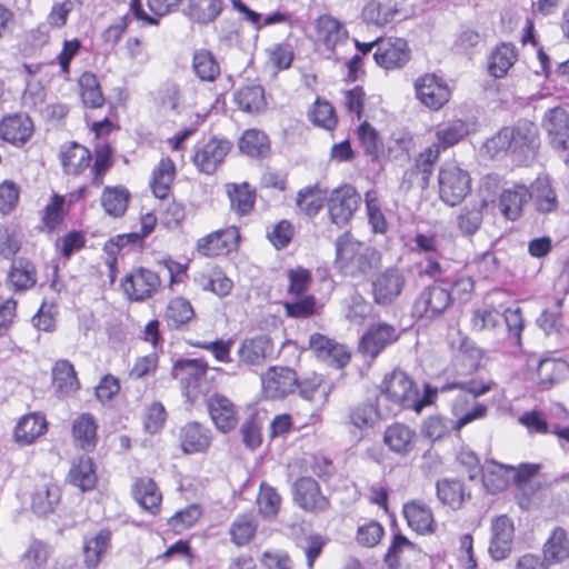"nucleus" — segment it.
Instances as JSON below:
<instances>
[{
    "instance_id": "obj_1",
    "label": "nucleus",
    "mask_w": 569,
    "mask_h": 569,
    "mask_svg": "<svg viewBox=\"0 0 569 569\" xmlns=\"http://www.w3.org/2000/svg\"><path fill=\"white\" fill-rule=\"evenodd\" d=\"M436 393V390L432 391L429 386H426V393L420 398L413 380L405 371L393 370L383 379L377 402L378 406L387 402L386 415L396 416L403 409H412L419 413L423 407L431 403Z\"/></svg>"
},
{
    "instance_id": "obj_2",
    "label": "nucleus",
    "mask_w": 569,
    "mask_h": 569,
    "mask_svg": "<svg viewBox=\"0 0 569 569\" xmlns=\"http://www.w3.org/2000/svg\"><path fill=\"white\" fill-rule=\"evenodd\" d=\"M381 263L380 252L349 233L340 236L336 241V268L345 276L362 278L377 269Z\"/></svg>"
},
{
    "instance_id": "obj_3",
    "label": "nucleus",
    "mask_w": 569,
    "mask_h": 569,
    "mask_svg": "<svg viewBox=\"0 0 569 569\" xmlns=\"http://www.w3.org/2000/svg\"><path fill=\"white\" fill-rule=\"evenodd\" d=\"M439 198L447 206L460 204L471 191L469 172L455 163H445L438 173Z\"/></svg>"
},
{
    "instance_id": "obj_4",
    "label": "nucleus",
    "mask_w": 569,
    "mask_h": 569,
    "mask_svg": "<svg viewBox=\"0 0 569 569\" xmlns=\"http://www.w3.org/2000/svg\"><path fill=\"white\" fill-rule=\"evenodd\" d=\"M231 149L232 142L228 139L211 137L196 147L192 162L200 172L212 174L224 162Z\"/></svg>"
},
{
    "instance_id": "obj_5",
    "label": "nucleus",
    "mask_w": 569,
    "mask_h": 569,
    "mask_svg": "<svg viewBox=\"0 0 569 569\" xmlns=\"http://www.w3.org/2000/svg\"><path fill=\"white\" fill-rule=\"evenodd\" d=\"M406 284L403 271L397 267H389L377 273L371 280L373 301L380 306L391 305L400 297Z\"/></svg>"
},
{
    "instance_id": "obj_6",
    "label": "nucleus",
    "mask_w": 569,
    "mask_h": 569,
    "mask_svg": "<svg viewBox=\"0 0 569 569\" xmlns=\"http://www.w3.org/2000/svg\"><path fill=\"white\" fill-rule=\"evenodd\" d=\"M360 202V194L350 184L332 190L328 199L331 222L338 227L346 226L358 210Z\"/></svg>"
},
{
    "instance_id": "obj_7",
    "label": "nucleus",
    "mask_w": 569,
    "mask_h": 569,
    "mask_svg": "<svg viewBox=\"0 0 569 569\" xmlns=\"http://www.w3.org/2000/svg\"><path fill=\"white\" fill-rule=\"evenodd\" d=\"M262 391L266 398L283 399L298 387V376L288 367H270L261 376Z\"/></svg>"
},
{
    "instance_id": "obj_8",
    "label": "nucleus",
    "mask_w": 569,
    "mask_h": 569,
    "mask_svg": "<svg viewBox=\"0 0 569 569\" xmlns=\"http://www.w3.org/2000/svg\"><path fill=\"white\" fill-rule=\"evenodd\" d=\"M512 140H510V156L518 163H522L535 157L538 148V130L533 122L520 120L513 127Z\"/></svg>"
},
{
    "instance_id": "obj_9",
    "label": "nucleus",
    "mask_w": 569,
    "mask_h": 569,
    "mask_svg": "<svg viewBox=\"0 0 569 569\" xmlns=\"http://www.w3.org/2000/svg\"><path fill=\"white\" fill-rule=\"evenodd\" d=\"M293 499L305 511L312 513L326 512L330 502L321 493L318 482L310 477H301L293 485Z\"/></svg>"
},
{
    "instance_id": "obj_10",
    "label": "nucleus",
    "mask_w": 569,
    "mask_h": 569,
    "mask_svg": "<svg viewBox=\"0 0 569 569\" xmlns=\"http://www.w3.org/2000/svg\"><path fill=\"white\" fill-rule=\"evenodd\" d=\"M400 337L397 328L386 322L369 327L359 343V351L375 359L387 346L396 342Z\"/></svg>"
},
{
    "instance_id": "obj_11",
    "label": "nucleus",
    "mask_w": 569,
    "mask_h": 569,
    "mask_svg": "<svg viewBox=\"0 0 569 569\" xmlns=\"http://www.w3.org/2000/svg\"><path fill=\"white\" fill-rule=\"evenodd\" d=\"M159 287V276L146 268H139L129 273L122 282L126 295L133 301H143L150 298Z\"/></svg>"
},
{
    "instance_id": "obj_12",
    "label": "nucleus",
    "mask_w": 569,
    "mask_h": 569,
    "mask_svg": "<svg viewBox=\"0 0 569 569\" xmlns=\"http://www.w3.org/2000/svg\"><path fill=\"white\" fill-rule=\"evenodd\" d=\"M451 303V293L441 287L426 288L417 298L413 311L426 319H435L440 316Z\"/></svg>"
},
{
    "instance_id": "obj_13",
    "label": "nucleus",
    "mask_w": 569,
    "mask_h": 569,
    "mask_svg": "<svg viewBox=\"0 0 569 569\" xmlns=\"http://www.w3.org/2000/svg\"><path fill=\"white\" fill-rule=\"evenodd\" d=\"M309 349L318 359L337 368H342L350 361V353L343 345L318 332L309 337Z\"/></svg>"
},
{
    "instance_id": "obj_14",
    "label": "nucleus",
    "mask_w": 569,
    "mask_h": 569,
    "mask_svg": "<svg viewBox=\"0 0 569 569\" xmlns=\"http://www.w3.org/2000/svg\"><path fill=\"white\" fill-rule=\"evenodd\" d=\"M418 99L428 108L439 110L450 98L448 86L436 74H425L416 83Z\"/></svg>"
},
{
    "instance_id": "obj_15",
    "label": "nucleus",
    "mask_w": 569,
    "mask_h": 569,
    "mask_svg": "<svg viewBox=\"0 0 569 569\" xmlns=\"http://www.w3.org/2000/svg\"><path fill=\"white\" fill-rule=\"evenodd\" d=\"M239 232L237 228L213 231L197 242V250L206 257H216L229 252L237 247Z\"/></svg>"
},
{
    "instance_id": "obj_16",
    "label": "nucleus",
    "mask_w": 569,
    "mask_h": 569,
    "mask_svg": "<svg viewBox=\"0 0 569 569\" xmlns=\"http://www.w3.org/2000/svg\"><path fill=\"white\" fill-rule=\"evenodd\" d=\"M33 133V122L28 114L16 113L0 122V138L13 146L24 144Z\"/></svg>"
},
{
    "instance_id": "obj_17",
    "label": "nucleus",
    "mask_w": 569,
    "mask_h": 569,
    "mask_svg": "<svg viewBox=\"0 0 569 569\" xmlns=\"http://www.w3.org/2000/svg\"><path fill=\"white\" fill-rule=\"evenodd\" d=\"M373 58L385 69L400 68L409 60L407 42L401 38L380 40Z\"/></svg>"
},
{
    "instance_id": "obj_18",
    "label": "nucleus",
    "mask_w": 569,
    "mask_h": 569,
    "mask_svg": "<svg viewBox=\"0 0 569 569\" xmlns=\"http://www.w3.org/2000/svg\"><path fill=\"white\" fill-rule=\"evenodd\" d=\"M207 407L218 430L228 432L237 426L238 416L236 407L226 396L212 395L207 401Z\"/></svg>"
},
{
    "instance_id": "obj_19",
    "label": "nucleus",
    "mask_w": 569,
    "mask_h": 569,
    "mask_svg": "<svg viewBox=\"0 0 569 569\" xmlns=\"http://www.w3.org/2000/svg\"><path fill=\"white\" fill-rule=\"evenodd\" d=\"M271 352L272 342L268 336L247 338L238 348L239 362L250 367L262 366Z\"/></svg>"
},
{
    "instance_id": "obj_20",
    "label": "nucleus",
    "mask_w": 569,
    "mask_h": 569,
    "mask_svg": "<svg viewBox=\"0 0 569 569\" xmlns=\"http://www.w3.org/2000/svg\"><path fill=\"white\" fill-rule=\"evenodd\" d=\"M491 530L489 553L495 560H502L511 551L513 525L507 516H500L492 522Z\"/></svg>"
},
{
    "instance_id": "obj_21",
    "label": "nucleus",
    "mask_w": 569,
    "mask_h": 569,
    "mask_svg": "<svg viewBox=\"0 0 569 569\" xmlns=\"http://www.w3.org/2000/svg\"><path fill=\"white\" fill-rule=\"evenodd\" d=\"M542 126L555 149L567 148L566 143L569 139V117L565 109L556 107L548 110L545 114Z\"/></svg>"
},
{
    "instance_id": "obj_22",
    "label": "nucleus",
    "mask_w": 569,
    "mask_h": 569,
    "mask_svg": "<svg viewBox=\"0 0 569 569\" xmlns=\"http://www.w3.org/2000/svg\"><path fill=\"white\" fill-rule=\"evenodd\" d=\"M316 31L318 41L330 51H333L337 46L345 43L349 37L345 26L329 14H323L316 20Z\"/></svg>"
},
{
    "instance_id": "obj_23",
    "label": "nucleus",
    "mask_w": 569,
    "mask_h": 569,
    "mask_svg": "<svg viewBox=\"0 0 569 569\" xmlns=\"http://www.w3.org/2000/svg\"><path fill=\"white\" fill-rule=\"evenodd\" d=\"M179 439L183 452H204L211 445V431L199 422L192 421L181 428Z\"/></svg>"
},
{
    "instance_id": "obj_24",
    "label": "nucleus",
    "mask_w": 569,
    "mask_h": 569,
    "mask_svg": "<svg viewBox=\"0 0 569 569\" xmlns=\"http://www.w3.org/2000/svg\"><path fill=\"white\" fill-rule=\"evenodd\" d=\"M416 437V431L409 426L395 422L386 428L383 442L392 452L406 456L415 448Z\"/></svg>"
},
{
    "instance_id": "obj_25",
    "label": "nucleus",
    "mask_w": 569,
    "mask_h": 569,
    "mask_svg": "<svg viewBox=\"0 0 569 569\" xmlns=\"http://www.w3.org/2000/svg\"><path fill=\"white\" fill-rule=\"evenodd\" d=\"M440 157V147L430 146L422 150L415 162V167L407 170L405 176L410 180H416L421 189H426L429 186L430 177L433 172V168Z\"/></svg>"
},
{
    "instance_id": "obj_26",
    "label": "nucleus",
    "mask_w": 569,
    "mask_h": 569,
    "mask_svg": "<svg viewBox=\"0 0 569 569\" xmlns=\"http://www.w3.org/2000/svg\"><path fill=\"white\" fill-rule=\"evenodd\" d=\"M486 207V199H476L460 209L457 216V227L463 236L471 237L480 229Z\"/></svg>"
},
{
    "instance_id": "obj_27",
    "label": "nucleus",
    "mask_w": 569,
    "mask_h": 569,
    "mask_svg": "<svg viewBox=\"0 0 569 569\" xmlns=\"http://www.w3.org/2000/svg\"><path fill=\"white\" fill-rule=\"evenodd\" d=\"M97 422L91 413L78 416L72 423V439L77 447L90 451L97 446Z\"/></svg>"
},
{
    "instance_id": "obj_28",
    "label": "nucleus",
    "mask_w": 569,
    "mask_h": 569,
    "mask_svg": "<svg viewBox=\"0 0 569 569\" xmlns=\"http://www.w3.org/2000/svg\"><path fill=\"white\" fill-rule=\"evenodd\" d=\"M182 12L192 22L208 24L213 22L222 11L221 0H186Z\"/></svg>"
},
{
    "instance_id": "obj_29",
    "label": "nucleus",
    "mask_w": 569,
    "mask_h": 569,
    "mask_svg": "<svg viewBox=\"0 0 569 569\" xmlns=\"http://www.w3.org/2000/svg\"><path fill=\"white\" fill-rule=\"evenodd\" d=\"M439 500L453 510L460 509L470 499V491L458 479H442L436 485Z\"/></svg>"
},
{
    "instance_id": "obj_30",
    "label": "nucleus",
    "mask_w": 569,
    "mask_h": 569,
    "mask_svg": "<svg viewBox=\"0 0 569 569\" xmlns=\"http://www.w3.org/2000/svg\"><path fill=\"white\" fill-rule=\"evenodd\" d=\"M48 423L42 415L32 412L23 416L17 423L14 438L21 445H30L47 431Z\"/></svg>"
},
{
    "instance_id": "obj_31",
    "label": "nucleus",
    "mask_w": 569,
    "mask_h": 569,
    "mask_svg": "<svg viewBox=\"0 0 569 569\" xmlns=\"http://www.w3.org/2000/svg\"><path fill=\"white\" fill-rule=\"evenodd\" d=\"M297 389L302 399L323 406L332 391V383L326 381L322 376L312 373L301 381L298 380Z\"/></svg>"
},
{
    "instance_id": "obj_32",
    "label": "nucleus",
    "mask_w": 569,
    "mask_h": 569,
    "mask_svg": "<svg viewBox=\"0 0 569 569\" xmlns=\"http://www.w3.org/2000/svg\"><path fill=\"white\" fill-rule=\"evenodd\" d=\"M529 190L525 186H515L500 194V212L511 221L517 220L522 211L523 204L529 200Z\"/></svg>"
},
{
    "instance_id": "obj_33",
    "label": "nucleus",
    "mask_w": 569,
    "mask_h": 569,
    "mask_svg": "<svg viewBox=\"0 0 569 569\" xmlns=\"http://www.w3.org/2000/svg\"><path fill=\"white\" fill-rule=\"evenodd\" d=\"M52 385L57 392L62 396L74 393L79 387L76 370L70 361L58 360L52 368Z\"/></svg>"
},
{
    "instance_id": "obj_34",
    "label": "nucleus",
    "mask_w": 569,
    "mask_h": 569,
    "mask_svg": "<svg viewBox=\"0 0 569 569\" xmlns=\"http://www.w3.org/2000/svg\"><path fill=\"white\" fill-rule=\"evenodd\" d=\"M403 515L408 525L419 533L435 531V520L431 510L420 502H408L403 507Z\"/></svg>"
},
{
    "instance_id": "obj_35",
    "label": "nucleus",
    "mask_w": 569,
    "mask_h": 569,
    "mask_svg": "<svg viewBox=\"0 0 569 569\" xmlns=\"http://www.w3.org/2000/svg\"><path fill=\"white\" fill-rule=\"evenodd\" d=\"M569 558V540L565 529L557 527L543 545V559L547 563H560Z\"/></svg>"
},
{
    "instance_id": "obj_36",
    "label": "nucleus",
    "mask_w": 569,
    "mask_h": 569,
    "mask_svg": "<svg viewBox=\"0 0 569 569\" xmlns=\"http://www.w3.org/2000/svg\"><path fill=\"white\" fill-rule=\"evenodd\" d=\"M133 497L137 502L151 515L159 510L162 496L158 490L156 482L150 478H140L133 487Z\"/></svg>"
},
{
    "instance_id": "obj_37",
    "label": "nucleus",
    "mask_w": 569,
    "mask_h": 569,
    "mask_svg": "<svg viewBox=\"0 0 569 569\" xmlns=\"http://www.w3.org/2000/svg\"><path fill=\"white\" fill-rule=\"evenodd\" d=\"M176 176V166L170 158H162L152 171L151 189L159 199H164L170 192Z\"/></svg>"
},
{
    "instance_id": "obj_38",
    "label": "nucleus",
    "mask_w": 569,
    "mask_h": 569,
    "mask_svg": "<svg viewBox=\"0 0 569 569\" xmlns=\"http://www.w3.org/2000/svg\"><path fill=\"white\" fill-rule=\"evenodd\" d=\"M469 133L467 122L458 119L442 123L436 129L437 142L432 146H439L440 151L453 147Z\"/></svg>"
},
{
    "instance_id": "obj_39",
    "label": "nucleus",
    "mask_w": 569,
    "mask_h": 569,
    "mask_svg": "<svg viewBox=\"0 0 569 569\" xmlns=\"http://www.w3.org/2000/svg\"><path fill=\"white\" fill-rule=\"evenodd\" d=\"M529 199L539 212H551L557 207V197L547 178H537L529 190Z\"/></svg>"
},
{
    "instance_id": "obj_40",
    "label": "nucleus",
    "mask_w": 569,
    "mask_h": 569,
    "mask_svg": "<svg viewBox=\"0 0 569 569\" xmlns=\"http://www.w3.org/2000/svg\"><path fill=\"white\" fill-rule=\"evenodd\" d=\"M91 160V153L86 147L72 142L61 152V162L69 174H78L86 169Z\"/></svg>"
},
{
    "instance_id": "obj_41",
    "label": "nucleus",
    "mask_w": 569,
    "mask_h": 569,
    "mask_svg": "<svg viewBox=\"0 0 569 569\" xmlns=\"http://www.w3.org/2000/svg\"><path fill=\"white\" fill-rule=\"evenodd\" d=\"M227 193L230 200V206L238 214H248L254 206L256 193L249 183H229L227 184Z\"/></svg>"
},
{
    "instance_id": "obj_42",
    "label": "nucleus",
    "mask_w": 569,
    "mask_h": 569,
    "mask_svg": "<svg viewBox=\"0 0 569 569\" xmlns=\"http://www.w3.org/2000/svg\"><path fill=\"white\" fill-rule=\"evenodd\" d=\"M68 480L82 491L91 490L96 486L97 476L90 457H81L70 468Z\"/></svg>"
},
{
    "instance_id": "obj_43",
    "label": "nucleus",
    "mask_w": 569,
    "mask_h": 569,
    "mask_svg": "<svg viewBox=\"0 0 569 569\" xmlns=\"http://www.w3.org/2000/svg\"><path fill=\"white\" fill-rule=\"evenodd\" d=\"M234 101L241 110L259 113L266 108L264 90L257 84L243 87L234 93Z\"/></svg>"
},
{
    "instance_id": "obj_44",
    "label": "nucleus",
    "mask_w": 569,
    "mask_h": 569,
    "mask_svg": "<svg viewBox=\"0 0 569 569\" xmlns=\"http://www.w3.org/2000/svg\"><path fill=\"white\" fill-rule=\"evenodd\" d=\"M61 498L60 488L51 482L44 483L33 493L32 509L36 513L44 516L52 512Z\"/></svg>"
},
{
    "instance_id": "obj_45",
    "label": "nucleus",
    "mask_w": 569,
    "mask_h": 569,
    "mask_svg": "<svg viewBox=\"0 0 569 569\" xmlns=\"http://www.w3.org/2000/svg\"><path fill=\"white\" fill-rule=\"evenodd\" d=\"M239 149L249 157H264L270 149L266 133L257 129L246 130L239 139Z\"/></svg>"
},
{
    "instance_id": "obj_46",
    "label": "nucleus",
    "mask_w": 569,
    "mask_h": 569,
    "mask_svg": "<svg viewBox=\"0 0 569 569\" xmlns=\"http://www.w3.org/2000/svg\"><path fill=\"white\" fill-rule=\"evenodd\" d=\"M517 60L516 48L511 43H502L492 52L489 61V72L496 78H502Z\"/></svg>"
},
{
    "instance_id": "obj_47",
    "label": "nucleus",
    "mask_w": 569,
    "mask_h": 569,
    "mask_svg": "<svg viewBox=\"0 0 569 569\" xmlns=\"http://www.w3.org/2000/svg\"><path fill=\"white\" fill-rule=\"evenodd\" d=\"M50 546L40 539H31L21 556V562L27 569H43L50 558Z\"/></svg>"
},
{
    "instance_id": "obj_48",
    "label": "nucleus",
    "mask_w": 569,
    "mask_h": 569,
    "mask_svg": "<svg viewBox=\"0 0 569 569\" xmlns=\"http://www.w3.org/2000/svg\"><path fill=\"white\" fill-rule=\"evenodd\" d=\"M192 69L202 81H214L220 74V66L214 56L206 49L197 50L193 53Z\"/></svg>"
},
{
    "instance_id": "obj_49",
    "label": "nucleus",
    "mask_w": 569,
    "mask_h": 569,
    "mask_svg": "<svg viewBox=\"0 0 569 569\" xmlns=\"http://www.w3.org/2000/svg\"><path fill=\"white\" fill-rule=\"evenodd\" d=\"M129 197V191L123 187H107L101 196V204L109 216L120 217L127 210Z\"/></svg>"
},
{
    "instance_id": "obj_50",
    "label": "nucleus",
    "mask_w": 569,
    "mask_h": 569,
    "mask_svg": "<svg viewBox=\"0 0 569 569\" xmlns=\"http://www.w3.org/2000/svg\"><path fill=\"white\" fill-rule=\"evenodd\" d=\"M471 328L477 332L495 333L502 328V315L490 307L476 309L471 317Z\"/></svg>"
},
{
    "instance_id": "obj_51",
    "label": "nucleus",
    "mask_w": 569,
    "mask_h": 569,
    "mask_svg": "<svg viewBox=\"0 0 569 569\" xmlns=\"http://www.w3.org/2000/svg\"><path fill=\"white\" fill-rule=\"evenodd\" d=\"M378 407L372 402H365L351 408L349 412L350 423L361 431L372 428L379 418L386 416Z\"/></svg>"
},
{
    "instance_id": "obj_52",
    "label": "nucleus",
    "mask_w": 569,
    "mask_h": 569,
    "mask_svg": "<svg viewBox=\"0 0 569 569\" xmlns=\"http://www.w3.org/2000/svg\"><path fill=\"white\" fill-rule=\"evenodd\" d=\"M193 316V308L188 300L174 298L167 306L164 319L169 327L178 329L188 323Z\"/></svg>"
},
{
    "instance_id": "obj_53",
    "label": "nucleus",
    "mask_w": 569,
    "mask_h": 569,
    "mask_svg": "<svg viewBox=\"0 0 569 569\" xmlns=\"http://www.w3.org/2000/svg\"><path fill=\"white\" fill-rule=\"evenodd\" d=\"M366 211L369 224L375 233H386L388 222L382 212V204L376 190H369L365 194Z\"/></svg>"
},
{
    "instance_id": "obj_54",
    "label": "nucleus",
    "mask_w": 569,
    "mask_h": 569,
    "mask_svg": "<svg viewBox=\"0 0 569 569\" xmlns=\"http://www.w3.org/2000/svg\"><path fill=\"white\" fill-rule=\"evenodd\" d=\"M110 546V532L101 530L96 537L87 540L83 546L84 563L96 568Z\"/></svg>"
},
{
    "instance_id": "obj_55",
    "label": "nucleus",
    "mask_w": 569,
    "mask_h": 569,
    "mask_svg": "<svg viewBox=\"0 0 569 569\" xmlns=\"http://www.w3.org/2000/svg\"><path fill=\"white\" fill-rule=\"evenodd\" d=\"M398 10L393 7H385L378 0H369L362 9V18L367 23L383 27L390 23Z\"/></svg>"
},
{
    "instance_id": "obj_56",
    "label": "nucleus",
    "mask_w": 569,
    "mask_h": 569,
    "mask_svg": "<svg viewBox=\"0 0 569 569\" xmlns=\"http://www.w3.org/2000/svg\"><path fill=\"white\" fill-rule=\"evenodd\" d=\"M325 192L316 184L301 189L296 203L307 216L313 217L321 209L325 200Z\"/></svg>"
},
{
    "instance_id": "obj_57",
    "label": "nucleus",
    "mask_w": 569,
    "mask_h": 569,
    "mask_svg": "<svg viewBox=\"0 0 569 569\" xmlns=\"http://www.w3.org/2000/svg\"><path fill=\"white\" fill-rule=\"evenodd\" d=\"M81 98L86 107L100 108L104 103L103 94L97 77L93 73L86 72L80 77Z\"/></svg>"
},
{
    "instance_id": "obj_58",
    "label": "nucleus",
    "mask_w": 569,
    "mask_h": 569,
    "mask_svg": "<svg viewBox=\"0 0 569 569\" xmlns=\"http://www.w3.org/2000/svg\"><path fill=\"white\" fill-rule=\"evenodd\" d=\"M8 282L14 290H26L36 283L34 268L24 260L14 262L8 274Z\"/></svg>"
},
{
    "instance_id": "obj_59",
    "label": "nucleus",
    "mask_w": 569,
    "mask_h": 569,
    "mask_svg": "<svg viewBox=\"0 0 569 569\" xmlns=\"http://www.w3.org/2000/svg\"><path fill=\"white\" fill-rule=\"evenodd\" d=\"M113 152L107 142H99L94 147V164L92 168L93 179L96 186L103 182V177L113 164Z\"/></svg>"
},
{
    "instance_id": "obj_60",
    "label": "nucleus",
    "mask_w": 569,
    "mask_h": 569,
    "mask_svg": "<svg viewBox=\"0 0 569 569\" xmlns=\"http://www.w3.org/2000/svg\"><path fill=\"white\" fill-rule=\"evenodd\" d=\"M452 430H457L455 420L442 416H431L422 423V435L433 441L447 437Z\"/></svg>"
},
{
    "instance_id": "obj_61",
    "label": "nucleus",
    "mask_w": 569,
    "mask_h": 569,
    "mask_svg": "<svg viewBox=\"0 0 569 569\" xmlns=\"http://www.w3.org/2000/svg\"><path fill=\"white\" fill-rule=\"evenodd\" d=\"M512 138L510 127H505L485 142L483 149L491 158L510 154V140Z\"/></svg>"
},
{
    "instance_id": "obj_62",
    "label": "nucleus",
    "mask_w": 569,
    "mask_h": 569,
    "mask_svg": "<svg viewBox=\"0 0 569 569\" xmlns=\"http://www.w3.org/2000/svg\"><path fill=\"white\" fill-rule=\"evenodd\" d=\"M257 503L259 512L263 517L271 518L278 513L281 498L272 487L262 483L257 498Z\"/></svg>"
},
{
    "instance_id": "obj_63",
    "label": "nucleus",
    "mask_w": 569,
    "mask_h": 569,
    "mask_svg": "<svg viewBox=\"0 0 569 569\" xmlns=\"http://www.w3.org/2000/svg\"><path fill=\"white\" fill-rule=\"evenodd\" d=\"M257 530L256 523L247 516H239L230 527L232 541L237 546L247 545L254 536Z\"/></svg>"
},
{
    "instance_id": "obj_64",
    "label": "nucleus",
    "mask_w": 569,
    "mask_h": 569,
    "mask_svg": "<svg viewBox=\"0 0 569 569\" xmlns=\"http://www.w3.org/2000/svg\"><path fill=\"white\" fill-rule=\"evenodd\" d=\"M505 465L493 463L492 469L482 472V482L487 491L497 493L508 486V473Z\"/></svg>"
}]
</instances>
